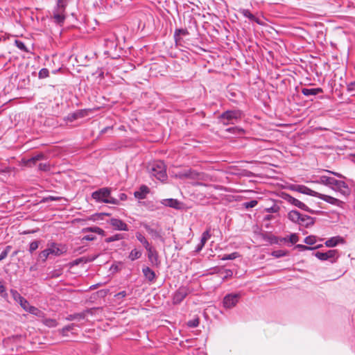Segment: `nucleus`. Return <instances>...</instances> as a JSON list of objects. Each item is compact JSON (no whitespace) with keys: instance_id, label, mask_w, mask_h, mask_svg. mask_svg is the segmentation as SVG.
I'll return each instance as SVG.
<instances>
[{"instance_id":"obj_36","label":"nucleus","mask_w":355,"mask_h":355,"mask_svg":"<svg viewBox=\"0 0 355 355\" xmlns=\"http://www.w3.org/2000/svg\"><path fill=\"white\" fill-rule=\"evenodd\" d=\"M226 131L235 135H241L243 133L244 130L238 127H232L226 129Z\"/></svg>"},{"instance_id":"obj_47","label":"nucleus","mask_w":355,"mask_h":355,"mask_svg":"<svg viewBox=\"0 0 355 355\" xmlns=\"http://www.w3.org/2000/svg\"><path fill=\"white\" fill-rule=\"evenodd\" d=\"M316 242L315 236H309L304 239V243L308 245H313Z\"/></svg>"},{"instance_id":"obj_44","label":"nucleus","mask_w":355,"mask_h":355,"mask_svg":"<svg viewBox=\"0 0 355 355\" xmlns=\"http://www.w3.org/2000/svg\"><path fill=\"white\" fill-rule=\"evenodd\" d=\"M39 247V241H32L29 245V252L30 253H33L34 251H35Z\"/></svg>"},{"instance_id":"obj_64","label":"nucleus","mask_w":355,"mask_h":355,"mask_svg":"<svg viewBox=\"0 0 355 355\" xmlns=\"http://www.w3.org/2000/svg\"><path fill=\"white\" fill-rule=\"evenodd\" d=\"M272 210H273V207H271V209L268 210V212L272 211Z\"/></svg>"},{"instance_id":"obj_10","label":"nucleus","mask_w":355,"mask_h":355,"mask_svg":"<svg viewBox=\"0 0 355 355\" xmlns=\"http://www.w3.org/2000/svg\"><path fill=\"white\" fill-rule=\"evenodd\" d=\"M285 200L288 202L290 204L298 207L299 209L304 210L305 211H307L311 214H314L315 211L310 209L307 205H306L304 202H301L300 200L295 198L294 197L286 195L285 197Z\"/></svg>"},{"instance_id":"obj_42","label":"nucleus","mask_w":355,"mask_h":355,"mask_svg":"<svg viewBox=\"0 0 355 355\" xmlns=\"http://www.w3.org/2000/svg\"><path fill=\"white\" fill-rule=\"evenodd\" d=\"M10 249H11V246L10 245H8V246L6 247L4 250H3L1 252V254H0V261H2L3 259H4L8 256Z\"/></svg>"},{"instance_id":"obj_6","label":"nucleus","mask_w":355,"mask_h":355,"mask_svg":"<svg viewBox=\"0 0 355 355\" xmlns=\"http://www.w3.org/2000/svg\"><path fill=\"white\" fill-rule=\"evenodd\" d=\"M315 256L321 261H328L330 263L336 261L339 257L337 250H329L327 252H316Z\"/></svg>"},{"instance_id":"obj_21","label":"nucleus","mask_w":355,"mask_h":355,"mask_svg":"<svg viewBox=\"0 0 355 355\" xmlns=\"http://www.w3.org/2000/svg\"><path fill=\"white\" fill-rule=\"evenodd\" d=\"M323 92V89L320 87L317 88H302V93L306 96H315Z\"/></svg>"},{"instance_id":"obj_56","label":"nucleus","mask_w":355,"mask_h":355,"mask_svg":"<svg viewBox=\"0 0 355 355\" xmlns=\"http://www.w3.org/2000/svg\"><path fill=\"white\" fill-rule=\"evenodd\" d=\"M204 245H205V243H203L202 242H201V241H200V242L197 245V246H196V250H195V252H199L200 251H201V250H202V249L203 248Z\"/></svg>"},{"instance_id":"obj_5","label":"nucleus","mask_w":355,"mask_h":355,"mask_svg":"<svg viewBox=\"0 0 355 355\" xmlns=\"http://www.w3.org/2000/svg\"><path fill=\"white\" fill-rule=\"evenodd\" d=\"M66 6L57 2L56 6L53 10L52 18L53 21L58 24H62L66 19Z\"/></svg>"},{"instance_id":"obj_23","label":"nucleus","mask_w":355,"mask_h":355,"mask_svg":"<svg viewBox=\"0 0 355 355\" xmlns=\"http://www.w3.org/2000/svg\"><path fill=\"white\" fill-rule=\"evenodd\" d=\"M300 217V213L296 210H291L288 214V218L294 223L298 224Z\"/></svg>"},{"instance_id":"obj_62","label":"nucleus","mask_w":355,"mask_h":355,"mask_svg":"<svg viewBox=\"0 0 355 355\" xmlns=\"http://www.w3.org/2000/svg\"><path fill=\"white\" fill-rule=\"evenodd\" d=\"M17 253H18V252H17V251H15V252H14L13 255H17Z\"/></svg>"},{"instance_id":"obj_60","label":"nucleus","mask_w":355,"mask_h":355,"mask_svg":"<svg viewBox=\"0 0 355 355\" xmlns=\"http://www.w3.org/2000/svg\"><path fill=\"white\" fill-rule=\"evenodd\" d=\"M49 199H50L51 200H53V201H55V200H59L60 198L59 197L50 196V197H49Z\"/></svg>"},{"instance_id":"obj_32","label":"nucleus","mask_w":355,"mask_h":355,"mask_svg":"<svg viewBox=\"0 0 355 355\" xmlns=\"http://www.w3.org/2000/svg\"><path fill=\"white\" fill-rule=\"evenodd\" d=\"M299 240L298 236L297 234H291L288 237H285L282 239L284 241H289L292 244H295Z\"/></svg>"},{"instance_id":"obj_2","label":"nucleus","mask_w":355,"mask_h":355,"mask_svg":"<svg viewBox=\"0 0 355 355\" xmlns=\"http://www.w3.org/2000/svg\"><path fill=\"white\" fill-rule=\"evenodd\" d=\"M92 198L97 202H103L113 205H119V200L110 196V190L107 188H102L92 193Z\"/></svg>"},{"instance_id":"obj_18","label":"nucleus","mask_w":355,"mask_h":355,"mask_svg":"<svg viewBox=\"0 0 355 355\" xmlns=\"http://www.w3.org/2000/svg\"><path fill=\"white\" fill-rule=\"evenodd\" d=\"M243 17L249 19L252 21H254L258 24H262V21L260 19L256 17L248 9L241 8L239 11Z\"/></svg>"},{"instance_id":"obj_51","label":"nucleus","mask_w":355,"mask_h":355,"mask_svg":"<svg viewBox=\"0 0 355 355\" xmlns=\"http://www.w3.org/2000/svg\"><path fill=\"white\" fill-rule=\"evenodd\" d=\"M296 248H297L300 251H304V250H311L314 249L313 248L308 247L304 245L298 244L295 246Z\"/></svg>"},{"instance_id":"obj_11","label":"nucleus","mask_w":355,"mask_h":355,"mask_svg":"<svg viewBox=\"0 0 355 355\" xmlns=\"http://www.w3.org/2000/svg\"><path fill=\"white\" fill-rule=\"evenodd\" d=\"M318 198L324 200L331 205L342 207L344 202L334 197L319 193Z\"/></svg>"},{"instance_id":"obj_3","label":"nucleus","mask_w":355,"mask_h":355,"mask_svg":"<svg viewBox=\"0 0 355 355\" xmlns=\"http://www.w3.org/2000/svg\"><path fill=\"white\" fill-rule=\"evenodd\" d=\"M241 116L242 112L241 110H227L220 115L219 120L223 125H227L235 123L241 118Z\"/></svg>"},{"instance_id":"obj_29","label":"nucleus","mask_w":355,"mask_h":355,"mask_svg":"<svg viewBox=\"0 0 355 355\" xmlns=\"http://www.w3.org/2000/svg\"><path fill=\"white\" fill-rule=\"evenodd\" d=\"M42 319V323L48 327H55L58 325V322L55 319L51 318H44Z\"/></svg>"},{"instance_id":"obj_55","label":"nucleus","mask_w":355,"mask_h":355,"mask_svg":"<svg viewBox=\"0 0 355 355\" xmlns=\"http://www.w3.org/2000/svg\"><path fill=\"white\" fill-rule=\"evenodd\" d=\"M44 157V155H42V154H40V155H37L36 156H34L33 157L30 161L31 162H33V163L35 162L36 161H38V160H40L42 159V158Z\"/></svg>"},{"instance_id":"obj_13","label":"nucleus","mask_w":355,"mask_h":355,"mask_svg":"<svg viewBox=\"0 0 355 355\" xmlns=\"http://www.w3.org/2000/svg\"><path fill=\"white\" fill-rule=\"evenodd\" d=\"M110 224L116 230H120V231H128V225L120 219L114 218H111L110 220Z\"/></svg>"},{"instance_id":"obj_63","label":"nucleus","mask_w":355,"mask_h":355,"mask_svg":"<svg viewBox=\"0 0 355 355\" xmlns=\"http://www.w3.org/2000/svg\"><path fill=\"white\" fill-rule=\"evenodd\" d=\"M272 210H273V207H271V209L268 210V212L272 211Z\"/></svg>"},{"instance_id":"obj_35","label":"nucleus","mask_w":355,"mask_h":355,"mask_svg":"<svg viewBox=\"0 0 355 355\" xmlns=\"http://www.w3.org/2000/svg\"><path fill=\"white\" fill-rule=\"evenodd\" d=\"M240 255H239V252H232V253H231L230 254H225L224 256H223L220 258V259L223 260V261H225V260H233V259H236Z\"/></svg>"},{"instance_id":"obj_53","label":"nucleus","mask_w":355,"mask_h":355,"mask_svg":"<svg viewBox=\"0 0 355 355\" xmlns=\"http://www.w3.org/2000/svg\"><path fill=\"white\" fill-rule=\"evenodd\" d=\"M327 173H330V174H333L334 175L338 177V178H340L341 179H345V177L343 176L342 174L340 173H336V172H334V171H329V170H326L325 171Z\"/></svg>"},{"instance_id":"obj_33","label":"nucleus","mask_w":355,"mask_h":355,"mask_svg":"<svg viewBox=\"0 0 355 355\" xmlns=\"http://www.w3.org/2000/svg\"><path fill=\"white\" fill-rule=\"evenodd\" d=\"M123 239H124L123 234H114V235H113L112 236L106 238L105 241L108 243H111V242H113V241H115L121 240Z\"/></svg>"},{"instance_id":"obj_48","label":"nucleus","mask_w":355,"mask_h":355,"mask_svg":"<svg viewBox=\"0 0 355 355\" xmlns=\"http://www.w3.org/2000/svg\"><path fill=\"white\" fill-rule=\"evenodd\" d=\"M199 324V319L198 318H194L193 320H191L188 321L187 325L189 327L194 328L198 327Z\"/></svg>"},{"instance_id":"obj_14","label":"nucleus","mask_w":355,"mask_h":355,"mask_svg":"<svg viewBox=\"0 0 355 355\" xmlns=\"http://www.w3.org/2000/svg\"><path fill=\"white\" fill-rule=\"evenodd\" d=\"M105 46L107 49L105 51V54L110 55L111 51L116 50L117 47V43L116 42L115 37L114 35L105 39Z\"/></svg>"},{"instance_id":"obj_27","label":"nucleus","mask_w":355,"mask_h":355,"mask_svg":"<svg viewBox=\"0 0 355 355\" xmlns=\"http://www.w3.org/2000/svg\"><path fill=\"white\" fill-rule=\"evenodd\" d=\"M142 252L141 250H137V248H134L131 250L128 255V258L131 261H135L139 259L141 257Z\"/></svg>"},{"instance_id":"obj_26","label":"nucleus","mask_w":355,"mask_h":355,"mask_svg":"<svg viewBox=\"0 0 355 355\" xmlns=\"http://www.w3.org/2000/svg\"><path fill=\"white\" fill-rule=\"evenodd\" d=\"M144 227L146 229L148 233L152 236L153 238L157 239L161 237L160 233L157 230L152 228L148 224H144Z\"/></svg>"},{"instance_id":"obj_61","label":"nucleus","mask_w":355,"mask_h":355,"mask_svg":"<svg viewBox=\"0 0 355 355\" xmlns=\"http://www.w3.org/2000/svg\"><path fill=\"white\" fill-rule=\"evenodd\" d=\"M80 261H81V259H76V260L74 261V264H75V265H78Z\"/></svg>"},{"instance_id":"obj_31","label":"nucleus","mask_w":355,"mask_h":355,"mask_svg":"<svg viewBox=\"0 0 355 355\" xmlns=\"http://www.w3.org/2000/svg\"><path fill=\"white\" fill-rule=\"evenodd\" d=\"M11 294H12V296L13 297V299L19 304L21 303L24 300L25 298L24 297H22L19 293L18 291H15V290H11Z\"/></svg>"},{"instance_id":"obj_16","label":"nucleus","mask_w":355,"mask_h":355,"mask_svg":"<svg viewBox=\"0 0 355 355\" xmlns=\"http://www.w3.org/2000/svg\"><path fill=\"white\" fill-rule=\"evenodd\" d=\"M161 202L166 207H172L175 209H180L182 205L179 200L173 198L164 199Z\"/></svg>"},{"instance_id":"obj_41","label":"nucleus","mask_w":355,"mask_h":355,"mask_svg":"<svg viewBox=\"0 0 355 355\" xmlns=\"http://www.w3.org/2000/svg\"><path fill=\"white\" fill-rule=\"evenodd\" d=\"M16 46L20 50L27 52L28 50L24 44V43L19 40H15V41Z\"/></svg>"},{"instance_id":"obj_52","label":"nucleus","mask_w":355,"mask_h":355,"mask_svg":"<svg viewBox=\"0 0 355 355\" xmlns=\"http://www.w3.org/2000/svg\"><path fill=\"white\" fill-rule=\"evenodd\" d=\"M0 295L1 297H6L7 296V293L6 292V288L5 286L2 284L1 282L0 281Z\"/></svg>"},{"instance_id":"obj_22","label":"nucleus","mask_w":355,"mask_h":355,"mask_svg":"<svg viewBox=\"0 0 355 355\" xmlns=\"http://www.w3.org/2000/svg\"><path fill=\"white\" fill-rule=\"evenodd\" d=\"M344 240L340 236H334L325 241V245L329 248L336 246L338 243H343Z\"/></svg>"},{"instance_id":"obj_59","label":"nucleus","mask_w":355,"mask_h":355,"mask_svg":"<svg viewBox=\"0 0 355 355\" xmlns=\"http://www.w3.org/2000/svg\"><path fill=\"white\" fill-rule=\"evenodd\" d=\"M119 199H120L121 200H126V199H127V196H126V194L123 193H120V194H119Z\"/></svg>"},{"instance_id":"obj_45","label":"nucleus","mask_w":355,"mask_h":355,"mask_svg":"<svg viewBox=\"0 0 355 355\" xmlns=\"http://www.w3.org/2000/svg\"><path fill=\"white\" fill-rule=\"evenodd\" d=\"M286 252L282 250H275L272 252V255L276 258H279L285 256Z\"/></svg>"},{"instance_id":"obj_43","label":"nucleus","mask_w":355,"mask_h":355,"mask_svg":"<svg viewBox=\"0 0 355 355\" xmlns=\"http://www.w3.org/2000/svg\"><path fill=\"white\" fill-rule=\"evenodd\" d=\"M49 76V71L47 69L43 68L38 73L39 78H45Z\"/></svg>"},{"instance_id":"obj_39","label":"nucleus","mask_w":355,"mask_h":355,"mask_svg":"<svg viewBox=\"0 0 355 355\" xmlns=\"http://www.w3.org/2000/svg\"><path fill=\"white\" fill-rule=\"evenodd\" d=\"M210 237L211 234L209 230H206L202 233L200 241L205 244L206 242L210 239Z\"/></svg>"},{"instance_id":"obj_37","label":"nucleus","mask_w":355,"mask_h":355,"mask_svg":"<svg viewBox=\"0 0 355 355\" xmlns=\"http://www.w3.org/2000/svg\"><path fill=\"white\" fill-rule=\"evenodd\" d=\"M84 318H85V314L78 313V314H73V315H68V317L67 318V320H82Z\"/></svg>"},{"instance_id":"obj_7","label":"nucleus","mask_w":355,"mask_h":355,"mask_svg":"<svg viewBox=\"0 0 355 355\" xmlns=\"http://www.w3.org/2000/svg\"><path fill=\"white\" fill-rule=\"evenodd\" d=\"M47 249L49 250L50 255L59 257L64 254L67 251V248L65 245L58 243L55 242H49L47 243Z\"/></svg>"},{"instance_id":"obj_20","label":"nucleus","mask_w":355,"mask_h":355,"mask_svg":"<svg viewBox=\"0 0 355 355\" xmlns=\"http://www.w3.org/2000/svg\"><path fill=\"white\" fill-rule=\"evenodd\" d=\"M314 224V219L307 215L301 214V217L300 218V223L298 225L301 226H304L305 227H309Z\"/></svg>"},{"instance_id":"obj_28","label":"nucleus","mask_w":355,"mask_h":355,"mask_svg":"<svg viewBox=\"0 0 355 355\" xmlns=\"http://www.w3.org/2000/svg\"><path fill=\"white\" fill-rule=\"evenodd\" d=\"M28 312L40 318H43L44 317V313L34 306H31Z\"/></svg>"},{"instance_id":"obj_46","label":"nucleus","mask_w":355,"mask_h":355,"mask_svg":"<svg viewBox=\"0 0 355 355\" xmlns=\"http://www.w3.org/2000/svg\"><path fill=\"white\" fill-rule=\"evenodd\" d=\"M73 327H74V324H73L67 325V326L64 327L60 330V333H61L63 336H65V335L67 334V332H68V331H71V330L73 329Z\"/></svg>"},{"instance_id":"obj_9","label":"nucleus","mask_w":355,"mask_h":355,"mask_svg":"<svg viewBox=\"0 0 355 355\" xmlns=\"http://www.w3.org/2000/svg\"><path fill=\"white\" fill-rule=\"evenodd\" d=\"M203 175H204L202 173L196 172L191 169H187V170H184L182 171H180V172H178V173H177L175 175L176 177L181 178V179L184 178H188L193 179V180H202Z\"/></svg>"},{"instance_id":"obj_1","label":"nucleus","mask_w":355,"mask_h":355,"mask_svg":"<svg viewBox=\"0 0 355 355\" xmlns=\"http://www.w3.org/2000/svg\"><path fill=\"white\" fill-rule=\"evenodd\" d=\"M148 171L152 176L163 182L166 178V169L164 163L161 160H157L148 166Z\"/></svg>"},{"instance_id":"obj_30","label":"nucleus","mask_w":355,"mask_h":355,"mask_svg":"<svg viewBox=\"0 0 355 355\" xmlns=\"http://www.w3.org/2000/svg\"><path fill=\"white\" fill-rule=\"evenodd\" d=\"M50 254H49V250L47 249V248L41 251L39 254V256H38V259L39 261H42V262H45L46 261V259L50 257Z\"/></svg>"},{"instance_id":"obj_25","label":"nucleus","mask_w":355,"mask_h":355,"mask_svg":"<svg viewBox=\"0 0 355 355\" xmlns=\"http://www.w3.org/2000/svg\"><path fill=\"white\" fill-rule=\"evenodd\" d=\"M136 238L143 245L146 250L151 246L148 240L141 232H136Z\"/></svg>"},{"instance_id":"obj_49","label":"nucleus","mask_w":355,"mask_h":355,"mask_svg":"<svg viewBox=\"0 0 355 355\" xmlns=\"http://www.w3.org/2000/svg\"><path fill=\"white\" fill-rule=\"evenodd\" d=\"M19 305L26 312L29 311V309L32 306L26 299L21 303H20Z\"/></svg>"},{"instance_id":"obj_54","label":"nucleus","mask_w":355,"mask_h":355,"mask_svg":"<svg viewBox=\"0 0 355 355\" xmlns=\"http://www.w3.org/2000/svg\"><path fill=\"white\" fill-rule=\"evenodd\" d=\"M127 295V293L125 291H121L115 295V297L117 299H121L125 297Z\"/></svg>"},{"instance_id":"obj_19","label":"nucleus","mask_w":355,"mask_h":355,"mask_svg":"<svg viewBox=\"0 0 355 355\" xmlns=\"http://www.w3.org/2000/svg\"><path fill=\"white\" fill-rule=\"evenodd\" d=\"M149 191L150 190L148 187L142 185L140 187L138 191H135L134 196L139 200H143L146 198V195L149 193Z\"/></svg>"},{"instance_id":"obj_57","label":"nucleus","mask_w":355,"mask_h":355,"mask_svg":"<svg viewBox=\"0 0 355 355\" xmlns=\"http://www.w3.org/2000/svg\"><path fill=\"white\" fill-rule=\"evenodd\" d=\"M354 87H355V81L354 82H352V83H349L347 85V89L349 91H353Z\"/></svg>"},{"instance_id":"obj_12","label":"nucleus","mask_w":355,"mask_h":355,"mask_svg":"<svg viewBox=\"0 0 355 355\" xmlns=\"http://www.w3.org/2000/svg\"><path fill=\"white\" fill-rule=\"evenodd\" d=\"M187 289L184 287L178 288L173 295V302L174 304H180L187 295Z\"/></svg>"},{"instance_id":"obj_40","label":"nucleus","mask_w":355,"mask_h":355,"mask_svg":"<svg viewBox=\"0 0 355 355\" xmlns=\"http://www.w3.org/2000/svg\"><path fill=\"white\" fill-rule=\"evenodd\" d=\"M326 175H321L315 176V180H313L312 182L315 184H323Z\"/></svg>"},{"instance_id":"obj_38","label":"nucleus","mask_w":355,"mask_h":355,"mask_svg":"<svg viewBox=\"0 0 355 355\" xmlns=\"http://www.w3.org/2000/svg\"><path fill=\"white\" fill-rule=\"evenodd\" d=\"M334 179V177L326 175L322 185L328 187L329 188L331 189L332 184H333Z\"/></svg>"},{"instance_id":"obj_8","label":"nucleus","mask_w":355,"mask_h":355,"mask_svg":"<svg viewBox=\"0 0 355 355\" xmlns=\"http://www.w3.org/2000/svg\"><path fill=\"white\" fill-rule=\"evenodd\" d=\"M241 297V293H230L226 295L223 300V307L226 309H230L234 307L239 302Z\"/></svg>"},{"instance_id":"obj_34","label":"nucleus","mask_w":355,"mask_h":355,"mask_svg":"<svg viewBox=\"0 0 355 355\" xmlns=\"http://www.w3.org/2000/svg\"><path fill=\"white\" fill-rule=\"evenodd\" d=\"M85 232H92L97 233L99 235H104L105 231L98 227H92L84 230Z\"/></svg>"},{"instance_id":"obj_50","label":"nucleus","mask_w":355,"mask_h":355,"mask_svg":"<svg viewBox=\"0 0 355 355\" xmlns=\"http://www.w3.org/2000/svg\"><path fill=\"white\" fill-rule=\"evenodd\" d=\"M257 200H250L249 202H245L244 205H245V208H252V207H254L257 205Z\"/></svg>"},{"instance_id":"obj_17","label":"nucleus","mask_w":355,"mask_h":355,"mask_svg":"<svg viewBox=\"0 0 355 355\" xmlns=\"http://www.w3.org/2000/svg\"><path fill=\"white\" fill-rule=\"evenodd\" d=\"M295 190L298 191L299 193L306 194L308 196H313V197H318L319 193L317 191H315L309 187L304 186V185H297Z\"/></svg>"},{"instance_id":"obj_58","label":"nucleus","mask_w":355,"mask_h":355,"mask_svg":"<svg viewBox=\"0 0 355 355\" xmlns=\"http://www.w3.org/2000/svg\"><path fill=\"white\" fill-rule=\"evenodd\" d=\"M95 237L93 235H86L83 237V240L86 241H94Z\"/></svg>"},{"instance_id":"obj_4","label":"nucleus","mask_w":355,"mask_h":355,"mask_svg":"<svg viewBox=\"0 0 355 355\" xmlns=\"http://www.w3.org/2000/svg\"><path fill=\"white\" fill-rule=\"evenodd\" d=\"M331 189L345 197L349 196L351 193V189L349 185L344 180H337L335 178Z\"/></svg>"},{"instance_id":"obj_24","label":"nucleus","mask_w":355,"mask_h":355,"mask_svg":"<svg viewBox=\"0 0 355 355\" xmlns=\"http://www.w3.org/2000/svg\"><path fill=\"white\" fill-rule=\"evenodd\" d=\"M142 272L145 277L150 282H153L155 278V272L149 267H145L142 269Z\"/></svg>"},{"instance_id":"obj_15","label":"nucleus","mask_w":355,"mask_h":355,"mask_svg":"<svg viewBox=\"0 0 355 355\" xmlns=\"http://www.w3.org/2000/svg\"><path fill=\"white\" fill-rule=\"evenodd\" d=\"M146 251L148 252V260L152 263V265L158 266V254L155 249L151 245L150 247L146 249Z\"/></svg>"}]
</instances>
